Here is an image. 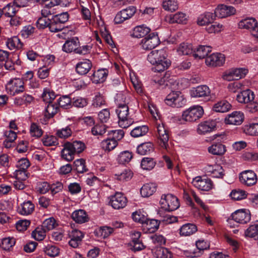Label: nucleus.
<instances>
[{
    "mask_svg": "<svg viewBox=\"0 0 258 258\" xmlns=\"http://www.w3.org/2000/svg\"><path fill=\"white\" fill-rule=\"evenodd\" d=\"M72 218L74 221L79 224L85 223L89 220L88 215L84 210L75 211L72 214Z\"/></svg>",
    "mask_w": 258,
    "mask_h": 258,
    "instance_id": "30",
    "label": "nucleus"
},
{
    "mask_svg": "<svg viewBox=\"0 0 258 258\" xmlns=\"http://www.w3.org/2000/svg\"><path fill=\"white\" fill-rule=\"evenodd\" d=\"M36 28L30 25L24 26L21 31V34L24 38H28L35 33Z\"/></svg>",
    "mask_w": 258,
    "mask_h": 258,
    "instance_id": "61",
    "label": "nucleus"
},
{
    "mask_svg": "<svg viewBox=\"0 0 258 258\" xmlns=\"http://www.w3.org/2000/svg\"><path fill=\"white\" fill-rule=\"evenodd\" d=\"M165 103L172 107H181L185 104L186 100L179 91H172L164 99Z\"/></svg>",
    "mask_w": 258,
    "mask_h": 258,
    "instance_id": "5",
    "label": "nucleus"
},
{
    "mask_svg": "<svg viewBox=\"0 0 258 258\" xmlns=\"http://www.w3.org/2000/svg\"><path fill=\"white\" fill-rule=\"evenodd\" d=\"M192 97H203L208 96L210 94L209 88L206 85H201L192 88L190 91Z\"/></svg>",
    "mask_w": 258,
    "mask_h": 258,
    "instance_id": "24",
    "label": "nucleus"
},
{
    "mask_svg": "<svg viewBox=\"0 0 258 258\" xmlns=\"http://www.w3.org/2000/svg\"><path fill=\"white\" fill-rule=\"evenodd\" d=\"M230 196L232 199L239 201L246 198L247 195L244 190L234 189L231 191Z\"/></svg>",
    "mask_w": 258,
    "mask_h": 258,
    "instance_id": "58",
    "label": "nucleus"
},
{
    "mask_svg": "<svg viewBox=\"0 0 258 258\" xmlns=\"http://www.w3.org/2000/svg\"><path fill=\"white\" fill-rule=\"evenodd\" d=\"M149 128L146 125L139 126L135 127L131 132V135L134 138H138L145 135Z\"/></svg>",
    "mask_w": 258,
    "mask_h": 258,
    "instance_id": "46",
    "label": "nucleus"
},
{
    "mask_svg": "<svg viewBox=\"0 0 258 258\" xmlns=\"http://www.w3.org/2000/svg\"><path fill=\"white\" fill-rule=\"evenodd\" d=\"M107 75V69H99L93 73L91 80L95 84L101 83L105 81Z\"/></svg>",
    "mask_w": 258,
    "mask_h": 258,
    "instance_id": "31",
    "label": "nucleus"
},
{
    "mask_svg": "<svg viewBox=\"0 0 258 258\" xmlns=\"http://www.w3.org/2000/svg\"><path fill=\"white\" fill-rule=\"evenodd\" d=\"M133 158V154L132 152L128 151L122 152L118 155L117 160L118 163L122 164H124L128 163Z\"/></svg>",
    "mask_w": 258,
    "mask_h": 258,
    "instance_id": "53",
    "label": "nucleus"
},
{
    "mask_svg": "<svg viewBox=\"0 0 258 258\" xmlns=\"http://www.w3.org/2000/svg\"><path fill=\"white\" fill-rule=\"evenodd\" d=\"M162 79L166 86H169L173 89H175L178 85L177 77L171 75V73L169 72L165 73Z\"/></svg>",
    "mask_w": 258,
    "mask_h": 258,
    "instance_id": "40",
    "label": "nucleus"
},
{
    "mask_svg": "<svg viewBox=\"0 0 258 258\" xmlns=\"http://www.w3.org/2000/svg\"><path fill=\"white\" fill-rule=\"evenodd\" d=\"M216 126V122L209 120L201 122L198 126L197 132L200 135H205L213 131Z\"/></svg>",
    "mask_w": 258,
    "mask_h": 258,
    "instance_id": "19",
    "label": "nucleus"
},
{
    "mask_svg": "<svg viewBox=\"0 0 258 258\" xmlns=\"http://www.w3.org/2000/svg\"><path fill=\"white\" fill-rule=\"evenodd\" d=\"M192 45L187 43H182L177 48V52L180 55H189L193 54Z\"/></svg>",
    "mask_w": 258,
    "mask_h": 258,
    "instance_id": "47",
    "label": "nucleus"
},
{
    "mask_svg": "<svg viewBox=\"0 0 258 258\" xmlns=\"http://www.w3.org/2000/svg\"><path fill=\"white\" fill-rule=\"evenodd\" d=\"M62 158L67 161H72L76 154L68 143L64 144L63 148L61 152Z\"/></svg>",
    "mask_w": 258,
    "mask_h": 258,
    "instance_id": "41",
    "label": "nucleus"
},
{
    "mask_svg": "<svg viewBox=\"0 0 258 258\" xmlns=\"http://www.w3.org/2000/svg\"><path fill=\"white\" fill-rule=\"evenodd\" d=\"M153 145L151 142H146L139 145L137 152L139 154L144 155L149 154L153 151Z\"/></svg>",
    "mask_w": 258,
    "mask_h": 258,
    "instance_id": "42",
    "label": "nucleus"
},
{
    "mask_svg": "<svg viewBox=\"0 0 258 258\" xmlns=\"http://www.w3.org/2000/svg\"><path fill=\"white\" fill-rule=\"evenodd\" d=\"M235 13L236 10L233 7L221 5L216 8L214 15L215 17H217L220 18H223L233 15Z\"/></svg>",
    "mask_w": 258,
    "mask_h": 258,
    "instance_id": "12",
    "label": "nucleus"
},
{
    "mask_svg": "<svg viewBox=\"0 0 258 258\" xmlns=\"http://www.w3.org/2000/svg\"><path fill=\"white\" fill-rule=\"evenodd\" d=\"M162 7L165 11L172 12L178 9V4L177 0H163Z\"/></svg>",
    "mask_w": 258,
    "mask_h": 258,
    "instance_id": "44",
    "label": "nucleus"
},
{
    "mask_svg": "<svg viewBox=\"0 0 258 258\" xmlns=\"http://www.w3.org/2000/svg\"><path fill=\"white\" fill-rule=\"evenodd\" d=\"M246 237L258 238V221L250 225L245 231Z\"/></svg>",
    "mask_w": 258,
    "mask_h": 258,
    "instance_id": "49",
    "label": "nucleus"
},
{
    "mask_svg": "<svg viewBox=\"0 0 258 258\" xmlns=\"http://www.w3.org/2000/svg\"><path fill=\"white\" fill-rule=\"evenodd\" d=\"M107 126L105 124H96L91 129V133L94 136H102L106 132Z\"/></svg>",
    "mask_w": 258,
    "mask_h": 258,
    "instance_id": "57",
    "label": "nucleus"
},
{
    "mask_svg": "<svg viewBox=\"0 0 258 258\" xmlns=\"http://www.w3.org/2000/svg\"><path fill=\"white\" fill-rule=\"evenodd\" d=\"M193 185L203 191H209L212 188L213 184L211 179L202 178L201 176L194 178L192 181Z\"/></svg>",
    "mask_w": 258,
    "mask_h": 258,
    "instance_id": "15",
    "label": "nucleus"
},
{
    "mask_svg": "<svg viewBox=\"0 0 258 258\" xmlns=\"http://www.w3.org/2000/svg\"><path fill=\"white\" fill-rule=\"evenodd\" d=\"M239 178L241 183L249 186L255 184L257 181L256 174L253 171L250 170L241 172Z\"/></svg>",
    "mask_w": 258,
    "mask_h": 258,
    "instance_id": "11",
    "label": "nucleus"
},
{
    "mask_svg": "<svg viewBox=\"0 0 258 258\" xmlns=\"http://www.w3.org/2000/svg\"><path fill=\"white\" fill-rule=\"evenodd\" d=\"M254 98L253 92L249 89H246L238 94L236 99L239 103L248 104L250 101H253Z\"/></svg>",
    "mask_w": 258,
    "mask_h": 258,
    "instance_id": "27",
    "label": "nucleus"
},
{
    "mask_svg": "<svg viewBox=\"0 0 258 258\" xmlns=\"http://www.w3.org/2000/svg\"><path fill=\"white\" fill-rule=\"evenodd\" d=\"M56 95L53 91H50L49 90V110L52 108V111L49 112V118L54 116L58 111V106L56 103H52L51 102V100L55 99Z\"/></svg>",
    "mask_w": 258,
    "mask_h": 258,
    "instance_id": "51",
    "label": "nucleus"
},
{
    "mask_svg": "<svg viewBox=\"0 0 258 258\" xmlns=\"http://www.w3.org/2000/svg\"><path fill=\"white\" fill-rule=\"evenodd\" d=\"M56 134L60 138L65 139L70 137L72 134L71 126L68 125L64 128L58 130Z\"/></svg>",
    "mask_w": 258,
    "mask_h": 258,
    "instance_id": "59",
    "label": "nucleus"
},
{
    "mask_svg": "<svg viewBox=\"0 0 258 258\" xmlns=\"http://www.w3.org/2000/svg\"><path fill=\"white\" fill-rule=\"evenodd\" d=\"M127 199L120 192H116L110 197L109 203L115 209H122L126 205Z\"/></svg>",
    "mask_w": 258,
    "mask_h": 258,
    "instance_id": "17",
    "label": "nucleus"
},
{
    "mask_svg": "<svg viewBox=\"0 0 258 258\" xmlns=\"http://www.w3.org/2000/svg\"><path fill=\"white\" fill-rule=\"evenodd\" d=\"M157 138L160 146L165 149L167 152L170 151L169 144V134L163 124H158L157 126Z\"/></svg>",
    "mask_w": 258,
    "mask_h": 258,
    "instance_id": "8",
    "label": "nucleus"
},
{
    "mask_svg": "<svg viewBox=\"0 0 258 258\" xmlns=\"http://www.w3.org/2000/svg\"><path fill=\"white\" fill-rule=\"evenodd\" d=\"M211 51V47L209 46L200 45L193 51L192 55L196 58L202 59L207 56Z\"/></svg>",
    "mask_w": 258,
    "mask_h": 258,
    "instance_id": "32",
    "label": "nucleus"
},
{
    "mask_svg": "<svg viewBox=\"0 0 258 258\" xmlns=\"http://www.w3.org/2000/svg\"><path fill=\"white\" fill-rule=\"evenodd\" d=\"M80 45V41L78 37H73L67 40L62 46V50L67 53L74 51L76 53L78 47Z\"/></svg>",
    "mask_w": 258,
    "mask_h": 258,
    "instance_id": "23",
    "label": "nucleus"
},
{
    "mask_svg": "<svg viewBox=\"0 0 258 258\" xmlns=\"http://www.w3.org/2000/svg\"><path fill=\"white\" fill-rule=\"evenodd\" d=\"M160 204L163 209L168 212L174 211L179 207L178 199L172 194L163 195Z\"/></svg>",
    "mask_w": 258,
    "mask_h": 258,
    "instance_id": "4",
    "label": "nucleus"
},
{
    "mask_svg": "<svg viewBox=\"0 0 258 258\" xmlns=\"http://www.w3.org/2000/svg\"><path fill=\"white\" fill-rule=\"evenodd\" d=\"M69 14L67 12L53 16L51 19H49V31L52 32H56L61 31L62 27L61 24L68 21Z\"/></svg>",
    "mask_w": 258,
    "mask_h": 258,
    "instance_id": "6",
    "label": "nucleus"
},
{
    "mask_svg": "<svg viewBox=\"0 0 258 258\" xmlns=\"http://www.w3.org/2000/svg\"><path fill=\"white\" fill-rule=\"evenodd\" d=\"M91 68V61L89 59H85L77 63L76 70L79 74L85 75L89 72Z\"/></svg>",
    "mask_w": 258,
    "mask_h": 258,
    "instance_id": "29",
    "label": "nucleus"
},
{
    "mask_svg": "<svg viewBox=\"0 0 258 258\" xmlns=\"http://www.w3.org/2000/svg\"><path fill=\"white\" fill-rule=\"evenodd\" d=\"M119 120L118 124L122 128H127L134 122L133 118L129 115V108L125 103H118L116 109Z\"/></svg>",
    "mask_w": 258,
    "mask_h": 258,
    "instance_id": "2",
    "label": "nucleus"
},
{
    "mask_svg": "<svg viewBox=\"0 0 258 258\" xmlns=\"http://www.w3.org/2000/svg\"><path fill=\"white\" fill-rule=\"evenodd\" d=\"M196 244L199 251L198 252H194L192 255H190L191 257L199 256L201 254L202 251L209 247V244L204 240H199L197 241Z\"/></svg>",
    "mask_w": 258,
    "mask_h": 258,
    "instance_id": "52",
    "label": "nucleus"
},
{
    "mask_svg": "<svg viewBox=\"0 0 258 258\" xmlns=\"http://www.w3.org/2000/svg\"><path fill=\"white\" fill-rule=\"evenodd\" d=\"M136 9L133 6L123 9L118 13L114 18V21L116 24H120L125 20L131 18L135 13Z\"/></svg>",
    "mask_w": 258,
    "mask_h": 258,
    "instance_id": "16",
    "label": "nucleus"
},
{
    "mask_svg": "<svg viewBox=\"0 0 258 258\" xmlns=\"http://www.w3.org/2000/svg\"><path fill=\"white\" fill-rule=\"evenodd\" d=\"M74 169L78 173H82L87 171L85 161L83 159L76 160L74 162Z\"/></svg>",
    "mask_w": 258,
    "mask_h": 258,
    "instance_id": "56",
    "label": "nucleus"
},
{
    "mask_svg": "<svg viewBox=\"0 0 258 258\" xmlns=\"http://www.w3.org/2000/svg\"><path fill=\"white\" fill-rule=\"evenodd\" d=\"M48 5L41 10V16L36 22L37 28L39 30H43L48 27Z\"/></svg>",
    "mask_w": 258,
    "mask_h": 258,
    "instance_id": "20",
    "label": "nucleus"
},
{
    "mask_svg": "<svg viewBox=\"0 0 258 258\" xmlns=\"http://www.w3.org/2000/svg\"><path fill=\"white\" fill-rule=\"evenodd\" d=\"M160 43L157 33L153 32L143 38L140 42V45L143 49L149 50L157 46Z\"/></svg>",
    "mask_w": 258,
    "mask_h": 258,
    "instance_id": "7",
    "label": "nucleus"
},
{
    "mask_svg": "<svg viewBox=\"0 0 258 258\" xmlns=\"http://www.w3.org/2000/svg\"><path fill=\"white\" fill-rule=\"evenodd\" d=\"M6 45L10 50L19 49L23 47V43L18 36L8 38Z\"/></svg>",
    "mask_w": 258,
    "mask_h": 258,
    "instance_id": "38",
    "label": "nucleus"
},
{
    "mask_svg": "<svg viewBox=\"0 0 258 258\" xmlns=\"http://www.w3.org/2000/svg\"><path fill=\"white\" fill-rule=\"evenodd\" d=\"M257 25V21L252 17L247 18L241 20L238 23V27L240 29H245L249 30L251 33L254 30V28Z\"/></svg>",
    "mask_w": 258,
    "mask_h": 258,
    "instance_id": "26",
    "label": "nucleus"
},
{
    "mask_svg": "<svg viewBox=\"0 0 258 258\" xmlns=\"http://www.w3.org/2000/svg\"><path fill=\"white\" fill-rule=\"evenodd\" d=\"M215 15L214 13L207 12L203 15H200L197 20V23L199 25L204 26L208 25L212 23L215 20Z\"/></svg>",
    "mask_w": 258,
    "mask_h": 258,
    "instance_id": "33",
    "label": "nucleus"
},
{
    "mask_svg": "<svg viewBox=\"0 0 258 258\" xmlns=\"http://www.w3.org/2000/svg\"><path fill=\"white\" fill-rule=\"evenodd\" d=\"M203 114L204 109L202 106L194 105L184 110L181 118L184 121L194 122L202 117Z\"/></svg>",
    "mask_w": 258,
    "mask_h": 258,
    "instance_id": "3",
    "label": "nucleus"
},
{
    "mask_svg": "<svg viewBox=\"0 0 258 258\" xmlns=\"http://www.w3.org/2000/svg\"><path fill=\"white\" fill-rule=\"evenodd\" d=\"M46 220L43 223V225L40 227H37L31 233L32 237L37 241H41L44 239L46 236V233L47 228L48 222H46Z\"/></svg>",
    "mask_w": 258,
    "mask_h": 258,
    "instance_id": "22",
    "label": "nucleus"
},
{
    "mask_svg": "<svg viewBox=\"0 0 258 258\" xmlns=\"http://www.w3.org/2000/svg\"><path fill=\"white\" fill-rule=\"evenodd\" d=\"M231 107V105L228 101L222 100L214 105L213 110L216 112H225L229 111Z\"/></svg>",
    "mask_w": 258,
    "mask_h": 258,
    "instance_id": "43",
    "label": "nucleus"
},
{
    "mask_svg": "<svg viewBox=\"0 0 258 258\" xmlns=\"http://www.w3.org/2000/svg\"><path fill=\"white\" fill-rule=\"evenodd\" d=\"M72 103L76 107L83 108L88 104V101L85 98L76 97L73 98Z\"/></svg>",
    "mask_w": 258,
    "mask_h": 258,
    "instance_id": "60",
    "label": "nucleus"
},
{
    "mask_svg": "<svg viewBox=\"0 0 258 258\" xmlns=\"http://www.w3.org/2000/svg\"><path fill=\"white\" fill-rule=\"evenodd\" d=\"M197 231V226L190 223H187L182 225L180 228V234L181 236H188Z\"/></svg>",
    "mask_w": 258,
    "mask_h": 258,
    "instance_id": "39",
    "label": "nucleus"
},
{
    "mask_svg": "<svg viewBox=\"0 0 258 258\" xmlns=\"http://www.w3.org/2000/svg\"><path fill=\"white\" fill-rule=\"evenodd\" d=\"M244 131L245 134L250 136H258V122L245 125Z\"/></svg>",
    "mask_w": 258,
    "mask_h": 258,
    "instance_id": "54",
    "label": "nucleus"
},
{
    "mask_svg": "<svg viewBox=\"0 0 258 258\" xmlns=\"http://www.w3.org/2000/svg\"><path fill=\"white\" fill-rule=\"evenodd\" d=\"M15 243V240L13 238H5L2 240V245L5 250H9Z\"/></svg>",
    "mask_w": 258,
    "mask_h": 258,
    "instance_id": "64",
    "label": "nucleus"
},
{
    "mask_svg": "<svg viewBox=\"0 0 258 258\" xmlns=\"http://www.w3.org/2000/svg\"><path fill=\"white\" fill-rule=\"evenodd\" d=\"M244 118V116L242 112L235 111L227 115L225 118V122L228 124L238 125L243 122Z\"/></svg>",
    "mask_w": 258,
    "mask_h": 258,
    "instance_id": "18",
    "label": "nucleus"
},
{
    "mask_svg": "<svg viewBox=\"0 0 258 258\" xmlns=\"http://www.w3.org/2000/svg\"><path fill=\"white\" fill-rule=\"evenodd\" d=\"M166 21L169 23L186 24L187 21V17L185 13L177 12L175 14L167 16Z\"/></svg>",
    "mask_w": 258,
    "mask_h": 258,
    "instance_id": "25",
    "label": "nucleus"
},
{
    "mask_svg": "<svg viewBox=\"0 0 258 258\" xmlns=\"http://www.w3.org/2000/svg\"><path fill=\"white\" fill-rule=\"evenodd\" d=\"M247 73L248 71L245 69H233L226 72L223 75V78L224 80L229 81L233 80H238L244 77Z\"/></svg>",
    "mask_w": 258,
    "mask_h": 258,
    "instance_id": "13",
    "label": "nucleus"
},
{
    "mask_svg": "<svg viewBox=\"0 0 258 258\" xmlns=\"http://www.w3.org/2000/svg\"><path fill=\"white\" fill-rule=\"evenodd\" d=\"M210 153L215 155H222L226 151V147L221 143H215L212 144L208 148Z\"/></svg>",
    "mask_w": 258,
    "mask_h": 258,
    "instance_id": "36",
    "label": "nucleus"
},
{
    "mask_svg": "<svg viewBox=\"0 0 258 258\" xmlns=\"http://www.w3.org/2000/svg\"><path fill=\"white\" fill-rule=\"evenodd\" d=\"M74 152L79 154L82 152L85 148V144L81 141H74L73 143L67 142Z\"/></svg>",
    "mask_w": 258,
    "mask_h": 258,
    "instance_id": "55",
    "label": "nucleus"
},
{
    "mask_svg": "<svg viewBox=\"0 0 258 258\" xmlns=\"http://www.w3.org/2000/svg\"><path fill=\"white\" fill-rule=\"evenodd\" d=\"M151 29L144 25L137 26L134 28L132 36L135 38L145 37L150 33Z\"/></svg>",
    "mask_w": 258,
    "mask_h": 258,
    "instance_id": "34",
    "label": "nucleus"
},
{
    "mask_svg": "<svg viewBox=\"0 0 258 258\" xmlns=\"http://www.w3.org/2000/svg\"><path fill=\"white\" fill-rule=\"evenodd\" d=\"M147 216V213L144 212V211L139 210L133 212L132 217L134 221L143 224L146 222Z\"/></svg>",
    "mask_w": 258,
    "mask_h": 258,
    "instance_id": "48",
    "label": "nucleus"
},
{
    "mask_svg": "<svg viewBox=\"0 0 258 258\" xmlns=\"http://www.w3.org/2000/svg\"><path fill=\"white\" fill-rule=\"evenodd\" d=\"M115 176L118 180L121 181L127 180L132 178V173L130 170L125 169L121 173L115 174Z\"/></svg>",
    "mask_w": 258,
    "mask_h": 258,
    "instance_id": "63",
    "label": "nucleus"
},
{
    "mask_svg": "<svg viewBox=\"0 0 258 258\" xmlns=\"http://www.w3.org/2000/svg\"><path fill=\"white\" fill-rule=\"evenodd\" d=\"M34 205L30 201L24 202L19 207L18 212L22 215L31 214L34 210Z\"/></svg>",
    "mask_w": 258,
    "mask_h": 258,
    "instance_id": "35",
    "label": "nucleus"
},
{
    "mask_svg": "<svg viewBox=\"0 0 258 258\" xmlns=\"http://www.w3.org/2000/svg\"><path fill=\"white\" fill-rule=\"evenodd\" d=\"M231 216L232 220L242 224L248 223L251 219L250 212L246 209L238 210L232 213Z\"/></svg>",
    "mask_w": 258,
    "mask_h": 258,
    "instance_id": "10",
    "label": "nucleus"
},
{
    "mask_svg": "<svg viewBox=\"0 0 258 258\" xmlns=\"http://www.w3.org/2000/svg\"><path fill=\"white\" fill-rule=\"evenodd\" d=\"M156 187V184L153 183L145 184L141 188V194L143 197H149L155 192Z\"/></svg>",
    "mask_w": 258,
    "mask_h": 258,
    "instance_id": "37",
    "label": "nucleus"
},
{
    "mask_svg": "<svg viewBox=\"0 0 258 258\" xmlns=\"http://www.w3.org/2000/svg\"><path fill=\"white\" fill-rule=\"evenodd\" d=\"M159 222L155 219H147L143 224L144 231L146 233H152L155 232L159 228Z\"/></svg>",
    "mask_w": 258,
    "mask_h": 258,
    "instance_id": "28",
    "label": "nucleus"
},
{
    "mask_svg": "<svg viewBox=\"0 0 258 258\" xmlns=\"http://www.w3.org/2000/svg\"><path fill=\"white\" fill-rule=\"evenodd\" d=\"M105 101L102 95L97 93L93 100L92 106L94 107H101L105 105Z\"/></svg>",
    "mask_w": 258,
    "mask_h": 258,
    "instance_id": "62",
    "label": "nucleus"
},
{
    "mask_svg": "<svg viewBox=\"0 0 258 258\" xmlns=\"http://www.w3.org/2000/svg\"><path fill=\"white\" fill-rule=\"evenodd\" d=\"M167 56V54L165 49L155 50L151 51L148 55L147 60L154 66L153 70L155 72H160L167 69L171 64Z\"/></svg>",
    "mask_w": 258,
    "mask_h": 258,
    "instance_id": "1",
    "label": "nucleus"
},
{
    "mask_svg": "<svg viewBox=\"0 0 258 258\" xmlns=\"http://www.w3.org/2000/svg\"><path fill=\"white\" fill-rule=\"evenodd\" d=\"M225 60V57L223 54L214 53L206 58L205 63L211 67H220L224 63Z\"/></svg>",
    "mask_w": 258,
    "mask_h": 258,
    "instance_id": "14",
    "label": "nucleus"
},
{
    "mask_svg": "<svg viewBox=\"0 0 258 258\" xmlns=\"http://www.w3.org/2000/svg\"><path fill=\"white\" fill-rule=\"evenodd\" d=\"M6 87L8 93L13 96L23 92L25 90L24 82L20 78L11 79Z\"/></svg>",
    "mask_w": 258,
    "mask_h": 258,
    "instance_id": "9",
    "label": "nucleus"
},
{
    "mask_svg": "<svg viewBox=\"0 0 258 258\" xmlns=\"http://www.w3.org/2000/svg\"><path fill=\"white\" fill-rule=\"evenodd\" d=\"M156 165V162L153 158L145 157L142 160L141 166V167L147 170L152 169Z\"/></svg>",
    "mask_w": 258,
    "mask_h": 258,
    "instance_id": "50",
    "label": "nucleus"
},
{
    "mask_svg": "<svg viewBox=\"0 0 258 258\" xmlns=\"http://www.w3.org/2000/svg\"><path fill=\"white\" fill-rule=\"evenodd\" d=\"M204 169L209 175L215 178H222L224 175V170L221 166L219 164L207 165Z\"/></svg>",
    "mask_w": 258,
    "mask_h": 258,
    "instance_id": "21",
    "label": "nucleus"
},
{
    "mask_svg": "<svg viewBox=\"0 0 258 258\" xmlns=\"http://www.w3.org/2000/svg\"><path fill=\"white\" fill-rule=\"evenodd\" d=\"M117 141L111 138L102 141L101 146L104 150L110 151L113 150L117 146Z\"/></svg>",
    "mask_w": 258,
    "mask_h": 258,
    "instance_id": "45",
    "label": "nucleus"
}]
</instances>
